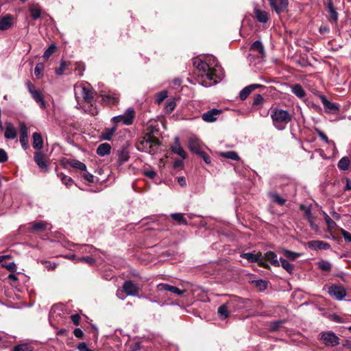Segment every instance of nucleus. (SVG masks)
Instances as JSON below:
<instances>
[{"instance_id": "5", "label": "nucleus", "mask_w": 351, "mask_h": 351, "mask_svg": "<svg viewBox=\"0 0 351 351\" xmlns=\"http://www.w3.org/2000/svg\"><path fill=\"white\" fill-rule=\"evenodd\" d=\"M241 305L238 301L237 297H232L228 301H226L221 305L220 315L221 319H226L230 314V313L235 311L239 308Z\"/></svg>"}, {"instance_id": "40", "label": "nucleus", "mask_w": 351, "mask_h": 351, "mask_svg": "<svg viewBox=\"0 0 351 351\" xmlns=\"http://www.w3.org/2000/svg\"><path fill=\"white\" fill-rule=\"evenodd\" d=\"M206 61L208 63H210V72H213V73H216V70L215 69V66H217V60L215 57L211 56V55H207L205 56Z\"/></svg>"}, {"instance_id": "56", "label": "nucleus", "mask_w": 351, "mask_h": 351, "mask_svg": "<svg viewBox=\"0 0 351 351\" xmlns=\"http://www.w3.org/2000/svg\"><path fill=\"white\" fill-rule=\"evenodd\" d=\"M319 268L325 271H329L331 269V264L326 261H322L318 263Z\"/></svg>"}, {"instance_id": "29", "label": "nucleus", "mask_w": 351, "mask_h": 351, "mask_svg": "<svg viewBox=\"0 0 351 351\" xmlns=\"http://www.w3.org/2000/svg\"><path fill=\"white\" fill-rule=\"evenodd\" d=\"M291 92L298 98L303 99L305 97L306 92H305L304 89L303 88V87L300 84H295L293 85L291 87Z\"/></svg>"}, {"instance_id": "10", "label": "nucleus", "mask_w": 351, "mask_h": 351, "mask_svg": "<svg viewBox=\"0 0 351 351\" xmlns=\"http://www.w3.org/2000/svg\"><path fill=\"white\" fill-rule=\"evenodd\" d=\"M14 16L7 14L0 18V30L5 31L11 29L14 23Z\"/></svg>"}, {"instance_id": "44", "label": "nucleus", "mask_w": 351, "mask_h": 351, "mask_svg": "<svg viewBox=\"0 0 351 351\" xmlns=\"http://www.w3.org/2000/svg\"><path fill=\"white\" fill-rule=\"evenodd\" d=\"M265 102V99L261 94H256L252 102V106L256 109H260Z\"/></svg>"}, {"instance_id": "1", "label": "nucleus", "mask_w": 351, "mask_h": 351, "mask_svg": "<svg viewBox=\"0 0 351 351\" xmlns=\"http://www.w3.org/2000/svg\"><path fill=\"white\" fill-rule=\"evenodd\" d=\"M209 64L206 61L205 56L193 58V64L199 73L197 75L202 78L200 84L205 87L215 85L218 82L217 74L210 72Z\"/></svg>"}, {"instance_id": "24", "label": "nucleus", "mask_w": 351, "mask_h": 351, "mask_svg": "<svg viewBox=\"0 0 351 351\" xmlns=\"http://www.w3.org/2000/svg\"><path fill=\"white\" fill-rule=\"evenodd\" d=\"M48 223L45 221H38L35 223H32L29 224L30 228L29 232L31 233H34L36 232H43L47 229Z\"/></svg>"}, {"instance_id": "6", "label": "nucleus", "mask_w": 351, "mask_h": 351, "mask_svg": "<svg viewBox=\"0 0 351 351\" xmlns=\"http://www.w3.org/2000/svg\"><path fill=\"white\" fill-rule=\"evenodd\" d=\"M134 117V110L132 108H128L124 114L114 116L111 121L114 125H117L119 123H123L125 125H130L132 123Z\"/></svg>"}, {"instance_id": "11", "label": "nucleus", "mask_w": 351, "mask_h": 351, "mask_svg": "<svg viewBox=\"0 0 351 351\" xmlns=\"http://www.w3.org/2000/svg\"><path fill=\"white\" fill-rule=\"evenodd\" d=\"M270 6L275 10V12L280 14L285 12L289 4L288 0H268Z\"/></svg>"}, {"instance_id": "30", "label": "nucleus", "mask_w": 351, "mask_h": 351, "mask_svg": "<svg viewBox=\"0 0 351 351\" xmlns=\"http://www.w3.org/2000/svg\"><path fill=\"white\" fill-rule=\"evenodd\" d=\"M17 132L16 129L11 123H7L4 136L7 139H14L16 137Z\"/></svg>"}, {"instance_id": "8", "label": "nucleus", "mask_w": 351, "mask_h": 351, "mask_svg": "<svg viewBox=\"0 0 351 351\" xmlns=\"http://www.w3.org/2000/svg\"><path fill=\"white\" fill-rule=\"evenodd\" d=\"M241 257L247 259L249 263H256L259 266L267 269L269 267L268 263H267L265 258H263L261 253H242Z\"/></svg>"}, {"instance_id": "47", "label": "nucleus", "mask_w": 351, "mask_h": 351, "mask_svg": "<svg viewBox=\"0 0 351 351\" xmlns=\"http://www.w3.org/2000/svg\"><path fill=\"white\" fill-rule=\"evenodd\" d=\"M322 215L327 224L328 230H332L334 229L337 226V223L328 216L326 212L322 211Z\"/></svg>"}, {"instance_id": "31", "label": "nucleus", "mask_w": 351, "mask_h": 351, "mask_svg": "<svg viewBox=\"0 0 351 351\" xmlns=\"http://www.w3.org/2000/svg\"><path fill=\"white\" fill-rule=\"evenodd\" d=\"M268 197L275 203L280 206H282L286 202V199L281 197L278 193L275 191L268 193Z\"/></svg>"}, {"instance_id": "26", "label": "nucleus", "mask_w": 351, "mask_h": 351, "mask_svg": "<svg viewBox=\"0 0 351 351\" xmlns=\"http://www.w3.org/2000/svg\"><path fill=\"white\" fill-rule=\"evenodd\" d=\"M117 130V125H113L111 128H105L101 133V138L105 141H110Z\"/></svg>"}, {"instance_id": "4", "label": "nucleus", "mask_w": 351, "mask_h": 351, "mask_svg": "<svg viewBox=\"0 0 351 351\" xmlns=\"http://www.w3.org/2000/svg\"><path fill=\"white\" fill-rule=\"evenodd\" d=\"M274 126L278 130H283L291 121L292 116L288 110L275 108L271 113Z\"/></svg>"}, {"instance_id": "43", "label": "nucleus", "mask_w": 351, "mask_h": 351, "mask_svg": "<svg viewBox=\"0 0 351 351\" xmlns=\"http://www.w3.org/2000/svg\"><path fill=\"white\" fill-rule=\"evenodd\" d=\"M284 256L290 261H295L301 256V254L297 253L289 250L283 249L282 250Z\"/></svg>"}, {"instance_id": "58", "label": "nucleus", "mask_w": 351, "mask_h": 351, "mask_svg": "<svg viewBox=\"0 0 351 351\" xmlns=\"http://www.w3.org/2000/svg\"><path fill=\"white\" fill-rule=\"evenodd\" d=\"M282 322H283L282 320H278V321L274 322L271 323V324L269 326L270 330L277 331L278 330L279 327L280 326V325L282 324Z\"/></svg>"}, {"instance_id": "39", "label": "nucleus", "mask_w": 351, "mask_h": 351, "mask_svg": "<svg viewBox=\"0 0 351 351\" xmlns=\"http://www.w3.org/2000/svg\"><path fill=\"white\" fill-rule=\"evenodd\" d=\"M315 132H317V135L319 136V138L324 141L326 143L328 144L329 145H331L333 147L334 149H336L335 143L333 141L329 140L326 135V134L322 132L321 130L316 128Z\"/></svg>"}, {"instance_id": "50", "label": "nucleus", "mask_w": 351, "mask_h": 351, "mask_svg": "<svg viewBox=\"0 0 351 351\" xmlns=\"http://www.w3.org/2000/svg\"><path fill=\"white\" fill-rule=\"evenodd\" d=\"M30 15L32 19H38L41 16L40 9L38 5H34L29 8Z\"/></svg>"}, {"instance_id": "16", "label": "nucleus", "mask_w": 351, "mask_h": 351, "mask_svg": "<svg viewBox=\"0 0 351 351\" xmlns=\"http://www.w3.org/2000/svg\"><path fill=\"white\" fill-rule=\"evenodd\" d=\"M34 158L35 162L40 169L45 171L48 169V164L45 160V155L42 152H36Z\"/></svg>"}, {"instance_id": "18", "label": "nucleus", "mask_w": 351, "mask_h": 351, "mask_svg": "<svg viewBox=\"0 0 351 351\" xmlns=\"http://www.w3.org/2000/svg\"><path fill=\"white\" fill-rule=\"evenodd\" d=\"M158 287L160 291H169L178 295H182L186 292L185 290H180L176 287L166 283H160Z\"/></svg>"}, {"instance_id": "41", "label": "nucleus", "mask_w": 351, "mask_h": 351, "mask_svg": "<svg viewBox=\"0 0 351 351\" xmlns=\"http://www.w3.org/2000/svg\"><path fill=\"white\" fill-rule=\"evenodd\" d=\"M97 251V249L94 247L92 245H82L79 247V252L82 253L95 254Z\"/></svg>"}, {"instance_id": "27", "label": "nucleus", "mask_w": 351, "mask_h": 351, "mask_svg": "<svg viewBox=\"0 0 351 351\" xmlns=\"http://www.w3.org/2000/svg\"><path fill=\"white\" fill-rule=\"evenodd\" d=\"M327 8H328V12L330 14V21H332V22H334L335 23H337V21H338V13L337 12L335 8H334V5H333V3L332 1V0H329L328 1V4H327Z\"/></svg>"}, {"instance_id": "20", "label": "nucleus", "mask_w": 351, "mask_h": 351, "mask_svg": "<svg viewBox=\"0 0 351 351\" xmlns=\"http://www.w3.org/2000/svg\"><path fill=\"white\" fill-rule=\"evenodd\" d=\"M307 245L312 250H328L330 247L329 243L322 241H311L307 243Z\"/></svg>"}, {"instance_id": "55", "label": "nucleus", "mask_w": 351, "mask_h": 351, "mask_svg": "<svg viewBox=\"0 0 351 351\" xmlns=\"http://www.w3.org/2000/svg\"><path fill=\"white\" fill-rule=\"evenodd\" d=\"M58 176L60 178L62 182L65 186H70L73 184V179L71 177L67 176H66L64 174H62V173H60Z\"/></svg>"}, {"instance_id": "19", "label": "nucleus", "mask_w": 351, "mask_h": 351, "mask_svg": "<svg viewBox=\"0 0 351 351\" xmlns=\"http://www.w3.org/2000/svg\"><path fill=\"white\" fill-rule=\"evenodd\" d=\"M101 99L108 104H115L119 101V95L114 92L101 94Z\"/></svg>"}, {"instance_id": "61", "label": "nucleus", "mask_w": 351, "mask_h": 351, "mask_svg": "<svg viewBox=\"0 0 351 351\" xmlns=\"http://www.w3.org/2000/svg\"><path fill=\"white\" fill-rule=\"evenodd\" d=\"M82 178L86 180L87 182H94V176L93 174L87 172V171L86 170V171H84V173L83 175L82 176Z\"/></svg>"}, {"instance_id": "45", "label": "nucleus", "mask_w": 351, "mask_h": 351, "mask_svg": "<svg viewBox=\"0 0 351 351\" xmlns=\"http://www.w3.org/2000/svg\"><path fill=\"white\" fill-rule=\"evenodd\" d=\"M129 159L128 153L124 150L121 149L119 152V157H118V165L121 166L124 162L128 161Z\"/></svg>"}, {"instance_id": "15", "label": "nucleus", "mask_w": 351, "mask_h": 351, "mask_svg": "<svg viewBox=\"0 0 351 351\" xmlns=\"http://www.w3.org/2000/svg\"><path fill=\"white\" fill-rule=\"evenodd\" d=\"M319 97L321 99V101L326 111L331 113H335L339 111L338 106L336 104L328 100L324 95H320Z\"/></svg>"}, {"instance_id": "59", "label": "nucleus", "mask_w": 351, "mask_h": 351, "mask_svg": "<svg viewBox=\"0 0 351 351\" xmlns=\"http://www.w3.org/2000/svg\"><path fill=\"white\" fill-rule=\"evenodd\" d=\"M340 232L346 242H351V233L343 228H340Z\"/></svg>"}, {"instance_id": "35", "label": "nucleus", "mask_w": 351, "mask_h": 351, "mask_svg": "<svg viewBox=\"0 0 351 351\" xmlns=\"http://www.w3.org/2000/svg\"><path fill=\"white\" fill-rule=\"evenodd\" d=\"M10 257V256H0V264L3 267L6 268L8 271L13 273L16 270V265L14 262L9 263L8 264L3 263L4 259Z\"/></svg>"}, {"instance_id": "28", "label": "nucleus", "mask_w": 351, "mask_h": 351, "mask_svg": "<svg viewBox=\"0 0 351 351\" xmlns=\"http://www.w3.org/2000/svg\"><path fill=\"white\" fill-rule=\"evenodd\" d=\"M32 146L36 149H41L43 147V140L40 133L34 132L32 135Z\"/></svg>"}, {"instance_id": "60", "label": "nucleus", "mask_w": 351, "mask_h": 351, "mask_svg": "<svg viewBox=\"0 0 351 351\" xmlns=\"http://www.w3.org/2000/svg\"><path fill=\"white\" fill-rule=\"evenodd\" d=\"M143 173L144 176L149 177L150 178H152V179L154 178L155 176H156V171L152 169H145V170H143Z\"/></svg>"}, {"instance_id": "64", "label": "nucleus", "mask_w": 351, "mask_h": 351, "mask_svg": "<svg viewBox=\"0 0 351 351\" xmlns=\"http://www.w3.org/2000/svg\"><path fill=\"white\" fill-rule=\"evenodd\" d=\"M77 349L80 351H93L88 348L87 344L85 342L80 343L77 346Z\"/></svg>"}, {"instance_id": "23", "label": "nucleus", "mask_w": 351, "mask_h": 351, "mask_svg": "<svg viewBox=\"0 0 351 351\" xmlns=\"http://www.w3.org/2000/svg\"><path fill=\"white\" fill-rule=\"evenodd\" d=\"M254 16L256 19L262 23H266L268 21L269 16L266 11L262 10L257 7L254 9Z\"/></svg>"}, {"instance_id": "49", "label": "nucleus", "mask_w": 351, "mask_h": 351, "mask_svg": "<svg viewBox=\"0 0 351 351\" xmlns=\"http://www.w3.org/2000/svg\"><path fill=\"white\" fill-rule=\"evenodd\" d=\"M300 210L304 211V216L307 220H310L311 219H314V217L312 214L311 206H306L304 204L300 205Z\"/></svg>"}, {"instance_id": "2", "label": "nucleus", "mask_w": 351, "mask_h": 351, "mask_svg": "<svg viewBox=\"0 0 351 351\" xmlns=\"http://www.w3.org/2000/svg\"><path fill=\"white\" fill-rule=\"evenodd\" d=\"M74 93L76 100L78 101L82 98L84 101L90 105V108L86 112L95 116L98 113V109L93 103V92L91 86L85 82L77 83L74 86Z\"/></svg>"}, {"instance_id": "62", "label": "nucleus", "mask_w": 351, "mask_h": 351, "mask_svg": "<svg viewBox=\"0 0 351 351\" xmlns=\"http://www.w3.org/2000/svg\"><path fill=\"white\" fill-rule=\"evenodd\" d=\"M44 69V64L43 63H38L36 65V67L34 69V74L36 76H37L38 77H39L40 75V73H41V71Z\"/></svg>"}, {"instance_id": "57", "label": "nucleus", "mask_w": 351, "mask_h": 351, "mask_svg": "<svg viewBox=\"0 0 351 351\" xmlns=\"http://www.w3.org/2000/svg\"><path fill=\"white\" fill-rule=\"evenodd\" d=\"M68 64H69L68 62H66V61L62 60L60 62V67L58 69H56V73L58 75H62L64 71H65L66 68L67 67Z\"/></svg>"}, {"instance_id": "17", "label": "nucleus", "mask_w": 351, "mask_h": 351, "mask_svg": "<svg viewBox=\"0 0 351 351\" xmlns=\"http://www.w3.org/2000/svg\"><path fill=\"white\" fill-rule=\"evenodd\" d=\"M27 128L26 125L24 123H20V142L21 144L22 147L24 149H26L27 148V143H28V139H27Z\"/></svg>"}, {"instance_id": "42", "label": "nucleus", "mask_w": 351, "mask_h": 351, "mask_svg": "<svg viewBox=\"0 0 351 351\" xmlns=\"http://www.w3.org/2000/svg\"><path fill=\"white\" fill-rule=\"evenodd\" d=\"M281 266L290 274L293 272L294 266L293 264H291L285 258H280V265Z\"/></svg>"}, {"instance_id": "7", "label": "nucleus", "mask_w": 351, "mask_h": 351, "mask_svg": "<svg viewBox=\"0 0 351 351\" xmlns=\"http://www.w3.org/2000/svg\"><path fill=\"white\" fill-rule=\"evenodd\" d=\"M319 339L327 347H335L339 344V338L332 331L322 332Z\"/></svg>"}, {"instance_id": "36", "label": "nucleus", "mask_w": 351, "mask_h": 351, "mask_svg": "<svg viewBox=\"0 0 351 351\" xmlns=\"http://www.w3.org/2000/svg\"><path fill=\"white\" fill-rule=\"evenodd\" d=\"M350 166V160L348 156L341 158L337 163V167L340 170L346 171Z\"/></svg>"}, {"instance_id": "9", "label": "nucleus", "mask_w": 351, "mask_h": 351, "mask_svg": "<svg viewBox=\"0 0 351 351\" xmlns=\"http://www.w3.org/2000/svg\"><path fill=\"white\" fill-rule=\"evenodd\" d=\"M328 293L337 300H342L346 296V290L342 285H332L328 288Z\"/></svg>"}, {"instance_id": "33", "label": "nucleus", "mask_w": 351, "mask_h": 351, "mask_svg": "<svg viewBox=\"0 0 351 351\" xmlns=\"http://www.w3.org/2000/svg\"><path fill=\"white\" fill-rule=\"evenodd\" d=\"M250 50H254L258 51L261 57L265 56V51L264 46L261 40H256L250 46Z\"/></svg>"}, {"instance_id": "13", "label": "nucleus", "mask_w": 351, "mask_h": 351, "mask_svg": "<svg viewBox=\"0 0 351 351\" xmlns=\"http://www.w3.org/2000/svg\"><path fill=\"white\" fill-rule=\"evenodd\" d=\"M171 149L175 154L180 156L182 160L186 158V153L181 146L178 136L174 138V143L171 146Z\"/></svg>"}, {"instance_id": "22", "label": "nucleus", "mask_w": 351, "mask_h": 351, "mask_svg": "<svg viewBox=\"0 0 351 351\" xmlns=\"http://www.w3.org/2000/svg\"><path fill=\"white\" fill-rule=\"evenodd\" d=\"M189 148L193 153L197 155L203 152L201 149L199 139L195 136L190 138L189 141Z\"/></svg>"}, {"instance_id": "51", "label": "nucleus", "mask_w": 351, "mask_h": 351, "mask_svg": "<svg viewBox=\"0 0 351 351\" xmlns=\"http://www.w3.org/2000/svg\"><path fill=\"white\" fill-rule=\"evenodd\" d=\"M252 282L261 291H264L267 289V282L265 280L259 279L256 280H253Z\"/></svg>"}, {"instance_id": "12", "label": "nucleus", "mask_w": 351, "mask_h": 351, "mask_svg": "<svg viewBox=\"0 0 351 351\" xmlns=\"http://www.w3.org/2000/svg\"><path fill=\"white\" fill-rule=\"evenodd\" d=\"M219 117V110L217 108H213L203 113L202 115V119L206 123H213L217 121Z\"/></svg>"}, {"instance_id": "53", "label": "nucleus", "mask_w": 351, "mask_h": 351, "mask_svg": "<svg viewBox=\"0 0 351 351\" xmlns=\"http://www.w3.org/2000/svg\"><path fill=\"white\" fill-rule=\"evenodd\" d=\"M70 165L73 168H75V169H80L83 171H86V166L84 163L80 162V160H73L71 162H70Z\"/></svg>"}, {"instance_id": "54", "label": "nucleus", "mask_w": 351, "mask_h": 351, "mask_svg": "<svg viewBox=\"0 0 351 351\" xmlns=\"http://www.w3.org/2000/svg\"><path fill=\"white\" fill-rule=\"evenodd\" d=\"M56 49V46L55 44L50 45V46L45 51L43 58L47 60L54 53Z\"/></svg>"}, {"instance_id": "21", "label": "nucleus", "mask_w": 351, "mask_h": 351, "mask_svg": "<svg viewBox=\"0 0 351 351\" xmlns=\"http://www.w3.org/2000/svg\"><path fill=\"white\" fill-rule=\"evenodd\" d=\"M259 87H262V85L261 84H250L249 86H245L243 88L240 92H239V98L244 101L247 99V97L249 96V95L256 88H258Z\"/></svg>"}, {"instance_id": "52", "label": "nucleus", "mask_w": 351, "mask_h": 351, "mask_svg": "<svg viewBox=\"0 0 351 351\" xmlns=\"http://www.w3.org/2000/svg\"><path fill=\"white\" fill-rule=\"evenodd\" d=\"M168 97V92L167 90H163L156 95V103L158 104H161Z\"/></svg>"}, {"instance_id": "37", "label": "nucleus", "mask_w": 351, "mask_h": 351, "mask_svg": "<svg viewBox=\"0 0 351 351\" xmlns=\"http://www.w3.org/2000/svg\"><path fill=\"white\" fill-rule=\"evenodd\" d=\"M221 157L239 161L240 157L235 151L221 152Z\"/></svg>"}, {"instance_id": "38", "label": "nucleus", "mask_w": 351, "mask_h": 351, "mask_svg": "<svg viewBox=\"0 0 351 351\" xmlns=\"http://www.w3.org/2000/svg\"><path fill=\"white\" fill-rule=\"evenodd\" d=\"M176 106V99L172 97L167 100L165 106L166 113L170 114L173 112Z\"/></svg>"}, {"instance_id": "63", "label": "nucleus", "mask_w": 351, "mask_h": 351, "mask_svg": "<svg viewBox=\"0 0 351 351\" xmlns=\"http://www.w3.org/2000/svg\"><path fill=\"white\" fill-rule=\"evenodd\" d=\"M57 267V264L54 262L46 261L45 262V267L49 270H54Z\"/></svg>"}, {"instance_id": "14", "label": "nucleus", "mask_w": 351, "mask_h": 351, "mask_svg": "<svg viewBox=\"0 0 351 351\" xmlns=\"http://www.w3.org/2000/svg\"><path fill=\"white\" fill-rule=\"evenodd\" d=\"M123 291L127 295L135 296L138 295L139 288L134 284L131 280H127L123 285Z\"/></svg>"}, {"instance_id": "46", "label": "nucleus", "mask_w": 351, "mask_h": 351, "mask_svg": "<svg viewBox=\"0 0 351 351\" xmlns=\"http://www.w3.org/2000/svg\"><path fill=\"white\" fill-rule=\"evenodd\" d=\"M171 217L173 219L178 221L180 225H187V221L184 217V215L182 213H172L171 214Z\"/></svg>"}, {"instance_id": "32", "label": "nucleus", "mask_w": 351, "mask_h": 351, "mask_svg": "<svg viewBox=\"0 0 351 351\" xmlns=\"http://www.w3.org/2000/svg\"><path fill=\"white\" fill-rule=\"evenodd\" d=\"M111 146L106 143H102L97 148V154L100 156H105L110 154Z\"/></svg>"}, {"instance_id": "48", "label": "nucleus", "mask_w": 351, "mask_h": 351, "mask_svg": "<svg viewBox=\"0 0 351 351\" xmlns=\"http://www.w3.org/2000/svg\"><path fill=\"white\" fill-rule=\"evenodd\" d=\"M34 347L29 343H22L14 347L12 351H33Z\"/></svg>"}, {"instance_id": "3", "label": "nucleus", "mask_w": 351, "mask_h": 351, "mask_svg": "<svg viewBox=\"0 0 351 351\" xmlns=\"http://www.w3.org/2000/svg\"><path fill=\"white\" fill-rule=\"evenodd\" d=\"M160 144L158 138L149 134L140 138L136 144V147L139 152L154 155L157 152Z\"/></svg>"}, {"instance_id": "25", "label": "nucleus", "mask_w": 351, "mask_h": 351, "mask_svg": "<svg viewBox=\"0 0 351 351\" xmlns=\"http://www.w3.org/2000/svg\"><path fill=\"white\" fill-rule=\"evenodd\" d=\"M263 258H265L266 263H267V261H269L270 263L275 266V267H279L280 266V260H278L277 255L276 253L271 251L267 252L264 256H263Z\"/></svg>"}, {"instance_id": "34", "label": "nucleus", "mask_w": 351, "mask_h": 351, "mask_svg": "<svg viewBox=\"0 0 351 351\" xmlns=\"http://www.w3.org/2000/svg\"><path fill=\"white\" fill-rule=\"evenodd\" d=\"M35 101L38 103L40 108H45V101L43 98V93L40 90H37L31 95Z\"/></svg>"}]
</instances>
